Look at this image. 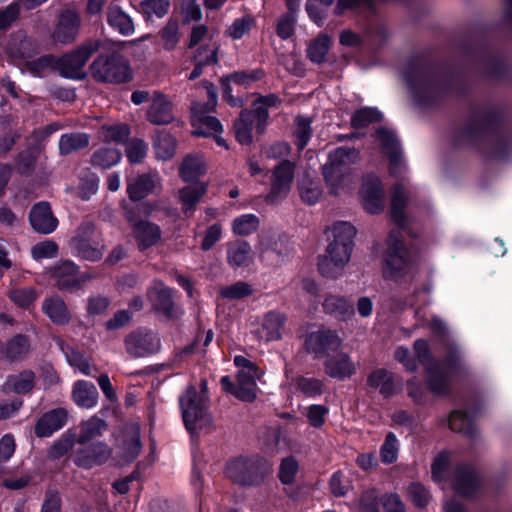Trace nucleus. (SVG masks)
I'll use <instances>...</instances> for the list:
<instances>
[{"mask_svg": "<svg viewBox=\"0 0 512 512\" xmlns=\"http://www.w3.org/2000/svg\"><path fill=\"white\" fill-rule=\"evenodd\" d=\"M448 425L452 431L462 433L471 439H475L478 435L472 418L462 411H453L449 417Z\"/></svg>", "mask_w": 512, "mask_h": 512, "instance_id": "nucleus-40", "label": "nucleus"}, {"mask_svg": "<svg viewBox=\"0 0 512 512\" xmlns=\"http://www.w3.org/2000/svg\"><path fill=\"white\" fill-rule=\"evenodd\" d=\"M266 466L258 457H239L226 467L227 476L240 485H255L262 481Z\"/></svg>", "mask_w": 512, "mask_h": 512, "instance_id": "nucleus-9", "label": "nucleus"}, {"mask_svg": "<svg viewBox=\"0 0 512 512\" xmlns=\"http://www.w3.org/2000/svg\"><path fill=\"white\" fill-rule=\"evenodd\" d=\"M89 144V137L85 133L63 134L59 140V151L61 155L71 154Z\"/></svg>", "mask_w": 512, "mask_h": 512, "instance_id": "nucleus-43", "label": "nucleus"}, {"mask_svg": "<svg viewBox=\"0 0 512 512\" xmlns=\"http://www.w3.org/2000/svg\"><path fill=\"white\" fill-rule=\"evenodd\" d=\"M94 78L102 82L121 83L127 78L128 67L117 55L99 56L91 66Z\"/></svg>", "mask_w": 512, "mask_h": 512, "instance_id": "nucleus-14", "label": "nucleus"}, {"mask_svg": "<svg viewBox=\"0 0 512 512\" xmlns=\"http://www.w3.org/2000/svg\"><path fill=\"white\" fill-rule=\"evenodd\" d=\"M206 389L207 384L203 381L200 393L191 386L179 400L185 427L193 436L209 433L213 429L212 417L207 407Z\"/></svg>", "mask_w": 512, "mask_h": 512, "instance_id": "nucleus-2", "label": "nucleus"}, {"mask_svg": "<svg viewBox=\"0 0 512 512\" xmlns=\"http://www.w3.org/2000/svg\"><path fill=\"white\" fill-rule=\"evenodd\" d=\"M376 140L381 144L384 153L389 157L391 174H401L405 170V165L395 134L392 131L381 128L376 132Z\"/></svg>", "mask_w": 512, "mask_h": 512, "instance_id": "nucleus-20", "label": "nucleus"}, {"mask_svg": "<svg viewBox=\"0 0 512 512\" xmlns=\"http://www.w3.org/2000/svg\"><path fill=\"white\" fill-rule=\"evenodd\" d=\"M108 23L122 35L128 32V15L117 5L109 8Z\"/></svg>", "mask_w": 512, "mask_h": 512, "instance_id": "nucleus-59", "label": "nucleus"}, {"mask_svg": "<svg viewBox=\"0 0 512 512\" xmlns=\"http://www.w3.org/2000/svg\"><path fill=\"white\" fill-rule=\"evenodd\" d=\"M61 349L63 350L66 360L70 366L74 367L84 375H94L93 372L97 369L89 363L88 359L81 352L70 347L64 348L62 344Z\"/></svg>", "mask_w": 512, "mask_h": 512, "instance_id": "nucleus-44", "label": "nucleus"}, {"mask_svg": "<svg viewBox=\"0 0 512 512\" xmlns=\"http://www.w3.org/2000/svg\"><path fill=\"white\" fill-rule=\"evenodd\" d=\"M298 473V462L293 457L282 460L279 470V478L282 483L290 484Z\"/></svg>", "mask_w": 512, "mask_h": 512, "instance_id": "nucleus-64", "label": "nucleus"}, {"mask_svg": "<svg viewBox=\"0 0 512 512\" xmlns=\"http://www.w3.org/2000/svg\"><path fill=\"white\" fill-rule=\"evenodd\" d=\"M78 271L79 266L75 262L72 260H62L52 267L51 278L59 290L73 293L77 284Z\"/></svg>", "mask_w": 512, "mask_h": 512, "instance_id": "nucleus-23", "label": "nucleus"}, {"mask_svg": "<svg viewBox=\"0 0 512 512\" xmlns=\"http://www.w3.org/2000/svg\"><path fill=\"white\" fill-rule=\"evenodd\" d=\"M218 50L219 45L216 43L201 46L197 49L194 55V62L202 67L217 64Z\"/></svg>", "mask_w": 512, "mask_h": 512, "instance_id": "nucleus-56", "label": "nucleus"}, {"mask_svg": "<svg viewBox=\"0 0 512 512\" xmlns=\"http://www.w3.org/2000/svg\"><path fill=\"white\" fill-rule=\"evenodd\" d=\"M382 114L376 108L365 107L354 113L351 121L355 128H361L370 123L380 121Z\"/></svg>", "mask_w": 512, "mask_h": 512, "instance_id": "nucleus-58", "label": "nucleus"}, {"mask_svg": "<svg viewBox=\"0 0 512 512\" xmlns=\"http://www.w3.org/2000/svg\"><path fill=\"white\" fill-rule=\"evenodd\" d=\"M295 386L307 397H317L323 393L324 384L320 379L302 376L296 379Z\"/></svg>", "mask_w": 512, "mask_h": 512, "instance_id": "nucleus-54", "label": "nucleus"}, {"mask_svg": "<svg viewBox=\"0 0 512 512\" xmlns=\"http://www.w3.org/2000/svg\"><path fill=\"white\" fill-rule=\"evenodd\" d=\"M287 317L278 311H269L252 323L251 334L259 342L269 343L282 339Z\"/></svg>", "mask_w": 512, "mask_h": 512, "instance_id": "nucleus-13", "label": "nucleus"}, {"mask_svg": "<svg viewBox=\"0 0 512 512\" xmlns=\"http://www.w3.org/2000/svg\"><path fill=\"white\" fill-rule=\"evenodd\" d=\"M310 124V120L306 117L298 116L296 118V128L294 131V135L296 137V144L299 150L304 149L310 139Z\"/></svg>", "mask_w": 512, "mask_h": 512, "instance_id": "nucleus-62", "label": "nucleus"}, {"mask_svg": "<svg viewBox=\"0 0 512 512\" xmlns=\"http://www.w3.org/2000/svg\"><path fill=\"white\" fill-rule=\"evenodd\" d=\"M274 96H269L256 103L254 111H243L240 118L234 125L237 140L241 144H250L252 142V130L255 124L259 133L265 129L269 113L267 106L274 104Z\"/></svg>", "mask_w": 512, "mask_h": 512, "instance_id": "nucleus-7", "label": "nucleus"}, {"mask_svg": "<svg viewBox=\"0 0 512 512\" xmlns=\"http://www.w3.org/2000/svg\"><path fill=\"white\" fill-rule=\"evenodd\" d=\"M258 253L260 260L267 266L276 267L283 264L289 250L285 238L277 231H264L259 237Z\"/></svg>", "mask_w": 512, "mask_h": 512, "instance_id": "nucleus-12", "label": "nucleus"}, {"mask_svg": "<svg viewBox=\"0 0 512 512\" xmlns=\"http://www.w3.org/2000/svg\"><path fill=\"white\" fill-rule=\"evenodd\" d=\"M252 259V248L247 241L235 240L227 244V262L232 268L246 267Z\"/></svg>", "mask_w": 512, "mask_h": 512, "instance_id": "nucleus-34", "label": "nucleus"}, {"mask_svg": "<svg viewBox=\"0 0 512 512\" xmlns=\"http://www.w3.org/2000/svg\"><path fill=\"white\" fill-rule=\"evenodd\" d=\"M147 119L155 125H166L174 120L172 104L162 93L153 92Z\"/></svg>", "mask_w": 512, "mask_h": 512, "instance_id": "nucleus-26", "label": "nucleus"}, {"mask_svg": "<svg viewBox=\"0 0 512 512\" xmlns=\"http://www.w3.org/2000/svg\"><path fill=\"white\" fill-rule=\"evenodd\" d=\"M72 255L82 260L97 262L102 259L105 245L92 222H83L68 242Z\"/></svg>", "mask_w": 512, "mask_h": 512, "instance_id": "nucleus-6", "label": "nucleus"}, {"mask_svg": "<svg viewBox=\"0 0 512 512\" xmlns=\"http://www.w3.org/2000/svg\"><path fill=\"white\" fill-rule=\"evenodd\" d=\"M414 351L419 362L427 369V383L430 390L438 395L445 394L448 391L447 375L440 370L439 364L431 357L427 341L424 339L416 340Z\"/></svg>", "mask_w": 512, "mask_h": 512, "instance_id": "nucleus-11", "label": "nucleus"}, {"mask_svg": "<svg viewBox=\"0 0 512 512\" xmlns=\"http://www.w3.org/2000/svg\"><path fill=\"white\" fill-rule=\"evenodd\" d=\"M207 185L201 184L197 187H185L179 191V198L185 213L193 212L196 204L206 194Z\"/></svg>", "mask_w": 512, "mask_h": 512, "instance_id": "nucleus-45", "label": "nucleus"}, {"mask_svg": "<svg viewBox=\"0 0 512 512\" xmlns=\"http://www.w3.org/2000/svg\"><path fill=\"white\" fill-rule=\"evenodd\" d=\"M161 187V177L157 172H148L138 176L130 185V199H140Z\"/></svg>", "mask_w": 512, "mask_h": 512, "instance_id": "nucleus-36", "label": "nucleus"}, {"mask_svg": "<svg viewBox=\"0 0 512 512\" xmlns=\"http://www.w3.org/2000/svg\"><path fill=\"white\" fill-rule=\"evenodd\" d=\"M106 430V421L94 415L80 423L76 442L78 445H86L90 442H95L94 440L101 437Z\"/></svg>", "mask_w": 512, "mask_h": 512, "instance_id": "nucleus-35", "label": "nucleus"}, {"mask_svg": "<svg viewBox=\"0 0 512 512\" xmlns=\"http://www.w3.org/2000/svg\"><path fill=\"white\" fill-rule=\"evenodd\" d=\"M206 172V164L199 154L187 155L179 168V174L185 182H193Z\"/></svg>", "mask_w": 512, "mask_h": 512, "instance_id": "nucleus-38", "label": "nucleus"}, {"mask_svg": "<svg viewBox=\"0 0 512 512\" xmlns=\"http://www.w3.org/2000/svg\"><path fill=\"white\" fill-rule=\"evenodd\" d=\"M134 237L141 250L157 244L161 239V230L158 225L149 221H140L134 227Z\"/></svg>", "mask_w": 512, "mask_h": 512, "instance_id": "nucleus-37", "label": "nucleus"}, {"mask_svg": "<svg viewBox=\"0 0 512 512\" xmlns=\"http://www.w3.org/2000/svg\"><path fill=\"white\" fill-rule=\"evenodd\" d=\"M170 8L169 0H142L140 3V11L147 17H164Z\"/></svg>", "mask_w": 512, "mask_h": 512, "instance_id": "nucleus-52", "label": "nucleus"}, {"mask_svg": "<svg viewBox=\"0 0 512 512\" xmlns=\"http://www.w3.org/2000/svg\"><path fill=\"white\" fill-rule=\"evenodd\" d=\"M252 293V286L243 281H238L231 285H227L220 290L221 297L230 301L244 299L250 296Z\"/></svg>", "mask_w": 512, "mask_h": 512, "instance_id": "nucleus-51", "label": "nucleus"}, {"mask_svg": "<svg viewBox=\"0 0 512 512\" xmlns=\"http://www.w3.org/2000/svg\"><path fill=\"white\" fill-rule=\"evenodd\" d=\"M80 28V16L74 10H64L60 16L54 31V38L61 43L72 42Z\"/></svg>", "mask_w": 512, "mask_h": 512, "instance_id": "nucleus-24", "label": "nucleus"}, {"mask_svg": "<svg viewBox=\"0 0 512 512\" xmlns=\"http://www.w3.org/2000/svg\"><path fill=\"white\" fill-rule=\"evenodd\" d=\"M359 195L367 212L376 214L384 209L385 191L378 176L372 173L365 175L362 179Z\"/></svg>", "mask_w": 512, "mask_h": 512, "instance_id": "nucleus-16", "label": "nucleus"}, {"mask_svg": "<svg viewBox=\"0 0 512 512\" xmlns=\"http://www.w3.org/2000/svg\"><path fill=\"white\" fill-rule=\"evenodd\" d=\"M79 446L75 451L74 459L78 466L92 468L102 465L111 457L112 451L110 447L102 441L90 442Z\"/></svg>", "mask_w": 512, "mask_h": 512, "instance_id": "nucleus-18", "label": "nucleus"}, {"mask_svg": "<svg viewBox=\"0 0 512 512\" xmlns=\"http://www.w3.org/2000/svg\"><path fill=\"white\" fill-rule=\"evenodd\" d=\"M262 73L258 70L235 72L222 79L223 97L232 106H239L241 101L232 96L231 85L247 87L256 80H259Z\"/></svg>", "mask_w": 512, "mask_h": 512, "instance_id": "nucleus-25", "label": "nucleus"}, {"mask_svg": "<svg viewBox=\"0 0 512 512\" xmlns=\"http://www.w3.org/2000/svg\"><path fill=\"white\" fill-rule=\"evenodd\" d=\"M207 94V103H194L191 108V122L194 128L192 134L195 136L210 137L222 132V125L220 121L208 114V112L212 111L217 104V93L212 85L207 87Z\"/></svg>", "mask_w": 512, "mask_h": 512, "instance_id": "nucleus-8", "label": "nucleus"}, {"mask_svg": "<svg viewBox=\"0 0 512 512\" xmlns=\"http://www.w3.org/2000/svg\"><path fill=\"white\" fill-rule=\"evenodd\" d=\"M58 254V245L52 240H44L31 248V255L35 260L50 259Z\"/></svg>", "mask_w": 512, "mask_h": 512, "instance_id": "nucleus-61", "label": "nucleus"}, {"mask_svg": "<svg viewBox=\"0 0 512 512\" xmlns=\"http://www.w3.org/2000/svg\"><path fill=\"white\" fill-rule=\"evenodd\" d=\"M323 308L326 313L338 315L343 319L350 317L353 313L352 306L345 298L334 295L325 298Z\"/></svg>", "mask_w": 512, "mask_h": 512, "instance_id": "nucleus-46", "label": "nucleus"}, {"mask_svg": "<svg viewBox=\"0 0 512 512\" xmlns=\"http://www.w3.org/2000/svg\"><path fill=\"white\" fill-rule=\"evenodd\" d=\"M10 299L19 307H28L38 297V293L33 287L15 288L9 293Z\"/></svg>", "mask_w": 512, "mask_h": 512, "instance_id": "nucleus-60", "label": "nucleus"}, {"mask_svg": "<svg viewBox=\"0 0 512 512\" xmlns=\"http://www.w3.org/2000/svg\"><path fill=\"white\" fill-rule=\"evenodd\" d=\"M34 380V373L30 370H26L17 375L9 376L4 387L17 394H26L32 391L34 387Z\"/></svg>", "mask_w": 512, "mask_h": 512, "instance_id": "nucleus-41", "label": "nucleus"}, {"mask_svg": "<svg viewBox=\"0 0 512 512\" xmlns=\"http://www.w3.org/2000/svg\"><path fill=\"white\" fill-rule=\"evenodd\" d=\"M452 487L461 496H472L479 487V481L474 470L469 466L459 467L455 472Z\"/></svg>", "mask_w": 512, "mask_h": 512, "instance_id": "nucleus-32", "label": "nucleus"}, {"mask_svg": "<svg viewBox=\"0 0 512 512\" xmlns=\"http://www.w3.org/2000/svg\"><path fill=\"white\" fill-rule=\"evenodd\" d=\"M155 155L159 160H169L176 152V140L168 132L161 131L154 140Z\"/></svg>", "mask_w": 512, "mask_h": 512, "instance_id": "nucleus-42", "label": "nucleus"}, {"mask_svg": "<svg viewBox=\"0 0 512 512\" xmlns=\"http://www.w3.org/2000/svg\"><path fill=\"white\" fill-rule=\"evenodd\" d=\"M399 452V441L396 435L389 432L385 441L380 447V458L384 464H392L397 460Z\"/></svg>", "mask_w": 512, "mask_h": 512, "instance_id": "nucleus-53", "label": "nucleus"}, {"mask_svg": "<svg viewBox=\"0 0 512 512\" xmlns=\"http://www.w3.org/2000/svg\"><path fill=\"white\" fill-rule=\"evenodd\" d=\"M160 348L158 337L149 331H139L130 336V356L145 357Z\"/></svg>", "mask_w": 512, "mask_h": 512, "instance_id": "nucleus-28", "label": "nucleus"}, {"mask_svg": "<svg viewBox=\"0 0 512 512\" xmlns=\"http://www.w3.org/2000/svg\"><path fill=\"white\" fill-rule=\"evenodd\" d=\"M29 351V342L25 336L17 335L5 347L4 353L11 360L20 359Z\"/></svg>", "mask_w": 512, "mask_h": 512, "instance_id": "nucleus-55", "label": "nucleus"}, {"mask_svg": "<svg viewBox=\"0 0 512 512\" xmlns=\"http://www.w3.org/2000/svg\"><path fill=\"white\" fill-rule=\"evenodd\" d=\"M41 308L42 312L55 325L64 326L71 321V313L65 301L59 295L45 298Z\"/></svg>", "mask_w": 512, "mask_h": 512, "instance_id": "nucleus-27", "label": "nucleus"}, {"mask_svg": "<svg viewBox=\"0 0 512 512\" xmlns=\"http://www.w3.org/2000/svg\"><path fill=\"white\" fill-rule=\"evenodd\" d=\"M294 179V166L290 161H282L272 173L271 191L267 199L275 203L287 195Z\"/></svg>", "mask_w": 512, "mask_h": 512, "instance_id": "nucleus-19", "label": "nucleus"}, {"mask_svg": "<svg viewBox=\"0 0 512 512\" xmlns=\"http://www.w3.org/2000/svg\"><path fill=\"white\" fill-rule=\"evenodd\" d=\"M234 364L238 368L236 384L229 376H224L221 378L222 387L238 399L251 402L256 398V381L261 378L262 372L255 363L241 355L235 356Z\"/></svg>", "mask_w": 512, "mask_h": 512, "instance_id": "nucleus-5", "label": "nucleus"}, {"mask_svg": "<svg viewBox=\"0 0 512 512\" xmlns=\"http://www.w3.org/2000/svg\"><path fill=\"white\" fill-rule=\"evenodd\" d=\"M342 340L336 331L325 327H319L309 332L305 339V348L315 357L328 356L330 352H336L341 346Z\"/></svg>", "mask_w": 512, "mask_h": 512, "instance_id": "nucleus-15", "label": "nucleus"}, {"mask_svg": "<svg viewBox=\"0 0 512 512\" xmlns=\"http://www.w3.org/2000/svg\"><path fill=\"white\" fill-rule=\"evenodd\" d=\"M255 20L252 16H244L233 21L226 31V35L234 40L241 39L254 26Z\"/></svg>", "mask_w": 512, "mask_h": 512, "instance_id": "nucleus-57", "label": "nucleus"}, {"mask_svg": "<svg viewBox=\"0 0 512 512\" xmlns=\"http://www.w3.org/2000/svg\"><path fill=\"white\" fill-rule=\"evenodd\" d=\"M323 365L325 373L335 379L350 378L356 373V364L342 351L326 356Z\"/></svg>", "mask_w": 512, "mask_h": 512, "instance_id": "nucleus-22", "label": "nucleus"}, {"mask_svg": "<svg viewBox=\"0 0 512 512\" xmlns=\"http://www.w3.org/2000/svg\"><path fill=\"white\" fill-rule=\"evenodd\" d=\"M98 391L96 386L85 380H78L72 389V398L77 406L84 409H92L98 403Z\"/></svg>", "mask_w": 512, "mask_h": 512, "instance_id": "nucleus-33", "label": "nucleus"}, {"mask_svg": "<svg viewBox=\"0 0 512 512\" xmlns=\"http://www.w3.org/2000/svg\"><path fill=\"white\" fill-rule=\"evenodd\" d=\"M29 222L34 231L44 235L51 234L58 226L57 218L45 201L38 202L31 208Z\"/></svg>", "mask_w": 512, "mask_h": 512, "instance_id": "nucleus-21", "label": "nucleus"}, {"mask_svg": "<svg viewBox=\"0 0 512 512\" xmlns=\"http://www.w3.org/2000/svg\"><path fill=\"white\" fill-rule=\"evenodd\" d=\"M120 153L112 147H102L92 156V164L100 169H108L120 161Z\"/></svg>", "mask_w": 512, "mask_h": 512, "instance_id": "nucleus-47", "label": "nucleus"}, {"mask_svg": "<svg viewBox=\"0 0 512 512\" xmlns=\"http://www.w3.org/2000/svg\"><path fill=\"white\" fill-rule=\"evenodd\" d=\"M405 81L419 104H427L434 96L436 90L433 81L420 67H412L404 73Z\"/></svg>", "mask_w": 512, "mask_h": 512, "instance_id": "nucleus-17", "label": "nucleus"}, {"mask_svg": "<svg viewBox=\"0 0 512 512\" xmlns=\"http://www.w3.org/2000/svg\"><path fill=\"white\" fill-rule=\"evenodd\" d=\"M163 47L166 50H172L179 42V25L176 21H168L160 32Z\"/></svg>", "mask_w": 512, "mask_h": 512, "instance_id": "nucleus-63", "label": "nucleus"}, {"mask_svg": "<svg viewBox=\"0 0 512 512\" xmlns=\"http://www.w3.org/2000/svg\"><path fill=\"white\" fill-rule=\"evenodd\" d=\"M299 193L305 203L313 205L321 198L322 190L318 182L306 176L299 182Z\"/></svg>", "mask_w": 512, "mask_h": 512, "instance_id": "nucleus-49", "label": "nucleus"}, {"mask_svg": "<svg viewBox=\"0 0 512 512\" xmlns=\"http://www.w3.org/2000/svg\"><path fill=\"white\" fill-rule=\"evenodd\" d=\"M415 263L414 255L398 230H392L386 240L382 255V273L385 279L399 280L407 276Z\"/></svg>", "mask_w": 512, "mask_h": 512, "instance_id": "nucleus-3", "label": "nucleus"}, {"mask_svg": "<svg viewBox=\"0 0 512 512\" xmlns=\"http://www.w3.org/2000/svg\"><path fill=\"white\" fill-rule=\"evenodd\" d=\"M67 420V412L57 408L45 413L35 425V434L38 437H48L61 429Z\"/></svg>", "mask_w": 512, "mask_h": 512, "instance_id": "nucleus-29", "label": "nucleus"}, {"mask_svg": "<svg viewBox=\"0 0 512 512\" xmlns=\"http://www.w3.org/2000/svg\"><path fill=\"white\" fill-rule=\"evenodd\" d=\"M149 295L157 311L167 317H175L177 315L174 310L173 292L169 287L157 281L154 283Z\"/></svg>", "mask_w": 512, "mask_h": 512, "instance_id": "nucleus-31", "label": "nucleus"}, {"mask_svg": "<svg viewBox=\"0 0 512 512\" xmlns=\"http://www.w3.org/2000/svg\"><path fill=\"white\" fill-rule=\"evenodd\" d=\"M360 160V153L354 148L340 147L329 154L323 166V175L330 192L339 194L351 184V165Z\"/></svg>", "mask_w": 512, "mask_h": 512, "instance_id": "nucleus-4", "label": "nucleus"}, {"mask_svg": "<svg viewBox=\"0 0 512 512\" xmlns=\"http://www.w3.org/2000/svg\"><path fill=\"white\" fill-rule=\"evenodd\" d=\"M330 49V38L320 35L308 47V58L314 63H322Z\"/></svg>", "mask_w": 512, "mask_h": 512, "instance_id": "nucleus-50", "label": "nucleus"}, {"mask_svg": "<svg viewBox=\"0 0 512 512\" xmlns=\"http://www.w3.org/2000/svg\"><path fill=\"white\" fill-rule=\"evenodd\" d=\"M407 199L408 194L406 189L402 185H397L391 197V217L402 229H406L408 224V218L404 212Z\"/></svg>", "mask_w": 512, "mask_h": 512, "instance_id": "nucleus-39", "label": "nucleus"}, {"mask_svg": "<svg viewBox=\"0 0 512 512\" xmlns=\"http://www.w3.org/2000/svg\"><path fill=\"white\" fill-rule=\"evenodd\" d=\"M330 243L326 254L319 259L320 273L327 278L336 279L343 275L353 251L355 228L348 222H336L329 230Z\"/></svg>", "mask_w": 512, "mask_h": 512, "instance_id": "nucleus-1", "label": "nucleus"}, {"mask_svg": "<svg viewBox=\"0 0 512 512\" xmlns=\"http://www.w3.org/2000/svg\"><path fill=\"white\" fill-rule=\"evenodd\" d=\"M99 48L97 41L88 42L75 51L57 58L56 71L65 78L82 79L86 76L84 67L93 53Z\"/></svg>", "mask_w": 512, "mask_h": 512, "instance_id": "nucleus-10", "label": "nucleus"}, {"mask_svg": "<svg viewBox=\"0 0 512 512\" xmlns=\"http://www.w3.org/2000/svg\"><path fill=\"white\" fill-rule=\"evenodd\" d=\"M259 226V218L254 214H243L232 221V231L238 236H248Z\"/></svg>", "mask_w": 512, "mask_h": 512, "instance_id": "nucleus-48", "label": "nucleus"}, {"mask_svg": "<svg viewBox=\"0 0 512 512\" xmlns=\"http://www.w3.org/2000/svg\"><path fill=\"white\" fill-rule=\"evenodd\" d=\"M368 386L377 389L384 397H390L401 389V382H396L393 373L385 369L373 371L367 380Z\"/></svg>", "mask_w": 512, "mask_h": 512, "instance_id": "nucleus-30", "label": "nucleus"}]
</instances>
